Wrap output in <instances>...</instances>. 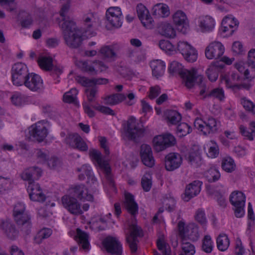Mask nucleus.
Segmentation results:
<instances>
[{"mask_svg":"<svg viewBox=\"0 0 255 255\" xmlns=\"http://www.w3.org/2000/svg\"><path fill=\"white\" fill-rule=\"evenodd\" d=\"M98 22V19L93 13L87 14L84 17V22L87 30H90L95 27Z\"/></svg>","mask_w":255,"mask_h":255,"instance_id":"44","label":"nucleus"},{"mask_svg":"<svg viewBox=\"0 0 255 255\" xmlns=\"http://www.w3.org/2000/svg\"><path fill=\"white\" fill-rule=\"evenodd\" d=\"M30 73L26 65L19 62L14 64L11 69L12 82L17 86L23 85L26 78Z\"/></svg>","mask_w":255,"mask_h":255,"instance_id":"4","label":"nucleus"},{"mask_svg":"<svg viewBox=\"0 0 255 255\" xmlns=\"http://www.w3.org/2000/svg\"><path fill=\"white\" fill-rule=\"evenodd\" d=\"M207 97H211L217 99L222 101L225 98L224 90L221 88H216L211 90L206 95Z\"/></svg>","mask_w":255,"mask_h":255,"instance_id":"46","label":"nucleus"},{"mask_svg":"<svg viewBox=\"0 0 255 255\" xmlns=\"http://www.w3.org/2000/svg\"><path fill=\"white\" fill-rule=\"evenodd\" d=\"M182 163V157L179 153L172 152L168 154L165 157V168L167 171H174L178 168Z\"/></svg>","mask_w":255,"mask_h":255,"instance_id":"15","label":"nucleus"},{"mask_svg":"<svg viewBox=\"0 0 255 255\" xmlns=\"http://www.w3.org/2000/svg\"><path fill=\"white\" fill-rule=\"evenodd\" d=\"M201 182L198 180L194 181L188 184L185 189L183 199L188 201L190 199L198 194L201 190Z\"/></svg>","mask_w":255,"mask_h":255,"instance_id":"25","label":"nucleus"},{"mask_svg":"<svg viewBox=\"0 0 255 255\" xmlns=\"http://www.w3.org/2000/svg\"><path fill=\"white\" fill-rule=\"evenodd\" d=\"M77 66L83 71L95 75L97 74L98 70L95 69L94 61L88 62L86 61H80L77 62Z\"/></svg>","mask_w":255,"mask_h":255,"instance_id":"33","label":"nucleus"},{"mask_svg":"<svg viewBox=\"0 0 255 255\" xmlns=\"http://www.w3.org/2000/svg\"><path fill=\"white\" fill-rule=\"evenodd\" d=\"M205 176L209 182H213L220 178V174L216 169L211 168L206 172Z\"/></svg>","mask_w":255,"mask_h":255,"instance_id":"49","label":"nucleus"},{"mask_svg":"<svg viewBox=\"0 0 255 255\" xmlns=\"http://www.w3.org/2000/svg\"><path fill=\"white\" fill-rule=\"evenodd\" d=\"M76 80L78 83L84 87H95L94 78L89 79L85 77H77Z\"/></svg>","mask_w":255,"mask_h":255,"instance_id":"59","label":"nucleus"},{"mask_svg":"<svg viewBox=\"0 0 255 255\" xmlns=\"http://www.w3.org/2000/svg\"><path fill=\"white\" fill-rule=\"evenodd\" d=\"M64 142L69 147L78 149L82 151H86L88 149L85 141L77 133H68L64 139Z\"/></svg>","mask_w":255,"mask_h":255,"instance_id":"9","label":"nucleus"},{"mask_svg":"<svg viewBox=\"0 0 255 255\" xmlns=\"http://www.w3.org/2000/svg\"><path fill=\"white\" fill-rule=\"evenodd\" d=\"M93 108L105 115L112 116H114L115 115V112L111 108L100 105L98 103H96L94 106H93Z\"/></svg>","mask_w":255,"mask_h":255,"instance_id":"55","label":"nucleus"},{"mask_svg":"<svg viewBox=\"0 0 255 255\" xmlns=\"http://www.w3.org/2000/svg\"><path fill=\"white\" fill-rule=\"evenodd\" d=\"M77 235L79 239V243L82 245L83 249H87L89 246V236L79 229H77Z\"/></svg>","mask_w":255,"mask_h":255,"instance_id":"43","label":"nucleus"},{"mask_svg":"<svg viewBox=\"0 0 255 255\" xmlns=\"http://www.w3.org/2000/svg\"><path fill=\"white\" fill-rule=\"evenodd\" d=\"M222 168L227 172H232L235 169L234 161L230 157L224 158L222 162Z\"/></svg>","mask_w":255,"mask_h":255,"instance_id":"48","label":"nucleus"},{"mask_svg":"<svg viewBox=\"0 0 255 255\" xmlns=\"http://www.w3.org/2000/svg\"><path fill=\"white\" fill-rule=\"evenodd\" d=\"M29 133L33 140L40 142L47 136L48 130L42 122H37L32 125L29 129Z\"/></svg>","mask_w":255,"mask_h":255,"instance_id":"11","label":"nucleus"},{"mask_svg":"<svg viewBox=\"0 0 255 255\" xmlns=\"http://www.w3.org/2000/svg\"><path fill=\"white\" fill-rule=\"evenodd\" d=\"M194 125L204 135L213 134L218 130L217 121L213 117H209L204 121L201 119L196 118Z\"/></svg>","mask_w":255,"mask_h":255,"instance_id":"5","label":"nucleus"},{"mask_svg":"<svg viewBox=\"0 0 255 255\" xmlns=\"http://www.w3.org/2000/svg\"><path fill=\"white\" fill-rule=\"evenodd\" d=\"M150 67L152 69V74L156 78H158L164 74L165 64L161 60H155L150 62Z\"/></svg>","mask_w":255,"mask_h":255,"instance_id":"30","label":"nucleus"},{"mask_svg":"<svg viewBox=\"0 0 255 255\" xmlns=\"http://www.w3.org/2000/svg\"><path fill=\"white\" fill-rule=\"evenodd\" d=\"M124 205L128 212L134 216L138 213V205L135 202L134 197L129 193L125 194Z\"/></svg>","mask_w":255,"mask_h":255,"instance_id":"28","label":"nucleus"},{"mask_svg":"<svg viewBox=\"0 0 255 255\" xmlns=\"http://www.w3.org/2000/svg\"><path fill=\"white\" fill-rule=\"evenodd\" d=\"M182 250L184 254L180 255H193L195 252L194 246L186 241H182Z\"/></svg>","mask_w":255,"mask_h":255,"instance_id":"52","label":"nucleus"},{"mask_svg":"<svg viewBox=\"0 0 255 255\" xmlns=\"http://www.w3.org/2000/svg\"><path fill=\"white\" fill-rule=\"evenodd\" d=\"M143 126L133 117H130L127 122L126 135L128 139L135 140L143 135Z\"/></svg>","mask_w":255,"mask_h":255,"instance_id":"6","label":"nucleus"},{"mask_svg":"<svg viewBox=\"0 0 255 255\" xmlns=\"http://www.w3.org/2000/svg\"><path fill=\"white\" fill-rule=\"evenodd\" d=\"M0 227L4 235L8 239L14 240L17 238L19 233L18 231L10 220H6L2 221Z\"/></svg>","mask_w":255,"mask_h":255,"instance_id":"23","label":"nucleus"},{"mask_svg":"<svg viewBox=\"0 0 255 255\" xmlns=\"http://www.w3.org/2000/svg\"><path fill=\"white\" fill-rule=\"evenodd\" d=\"M192 131L191 127L186 123H182L177 127V132L179 136H183L190 133Z\"/></svg>","mask_w":255,"mask_h":255,"instance_id":"51","label":"nucleus"},{"mask_svg":"<svg viewBox=\"0 0 255 255\" xmlns=\"http://www.w3.org/2000/svg\"><path fill=\"white\" fill-rule=\"evenodd\" d=\"M152 142L154 150L158 152L174 145L176 143V139L172 134L167 133L155 136Z\"/></svg>","mask_w":255,"mask_h":255,"instance_id":"7","label":"nucleus"},{"mask_svg":"<svg viewBox=\"0 0 255 255\" xmlns=\"http://www.w3.org/2000/svg\"><path fill=\"white\" fill-rule=\"evenodd\" d=\"M239 22L232 17L228 16L225 17L222 21V30L223 32L229 31V34L232 35L237 29Z\"/></svg>","mask_w":255,"mask_h":255,"instance_id":"27","label":"nucleus"},{"mask_svg":"<svg viewBox=\"0 0 255 255\" xmlns=\"http://www.w3.org/2000/svg\"><path fill=\"white\" fill-rule=\"evenodd\" d=\"M202 249L207 253H210L213 250V242L209 236H205L202 245Z\"/></svg>","mask_w":255,"mask_h":255,"instance_id":"56","label":"nucleus"},{"mask_svg":"<svg viewBox=\"0 0 255 255\" xmlns=\"http://www.w3.org/2000/svg\"><path fill=\"white\" fill-rule=\"evenodd\" d=\"M37 61L40 67L46 71H50L52 67V59L50 57H40Z\"/></svg>","mask_w":255,"mask_h":255,"instance_id":"45","label":"nucleus"},{"mask_svg":"<svg viewBox=\"0 0 255 255\" xmlns=\"http://www.w3.org/2000/svg\"><path fill=\"white\" fill-rule=\"evenodd\" d=\"M245 196L244 194L239 191L233 192L230 197V201L233 206L245 205Z\"/></svg>","mask_w":255,"mask_h":255,"instance_id":"37","label":"nucleus"},{"mask_svg":"<svg viewBox=\"0 0 255 255\" xmlns=\"http://www.w3.org/2000/svg\"><path fill=\"white\" fill-rule=\"evenodd\" d=\"M61 201L64 207L71 214L78 216L83 213L80 204L77 199L71 195H64L62 197Z\"/></svg>","mask_w":255,"mask_h":255,"instance_id":"10","label":"nucleus"},{"mask_svg":"<svg viewBox=\"0 0 255 255\" xmlns=\"http://www.w3.org/2000/svg\"><path fill=\"white\" fill-rule=\"evenodd\" d=\"M187 231H188L187 239L193 241L198 240L199 238V234L198 229L197 226L194 225H189L187 226Z\"/></svg>","mask_w":255,"mask_h":255,"instance_id":"47","label":"nucleus"},{"mask_svg":"<svg viewBox=\"0 0 255 255\" xmlns=\"http://www.w3.org/2000/svg\"><path fill=\"white\" fill-rule=\"evenodd\" d=\"M219 68L215 63L211 64L206 71V74L208 79L211 82L216 81L218 77Z\"/></svg>","mask_w":255,"mask_h":255,"instance_id":"41","label":"nucleus"},{"mask_svg":"<svg viewBox=\"0 0 255 255\" xmlns=\"http://www.w3.org/2000/svg\"><path fill=\"white\" fill-rule=\"evenodd\" d=\"M82 105L85 113L86 114L89 118H93L95 117L96 113L92 109L94 105H92L91 103L87 102H84Z\"/></svg>","mask_w":255,"mask_h":255,"instance_id":"62","label":"nucleus"},{"mask_svg":"<svg viewBox=\"0 0 255 255\" xmlns=\"http://www.w3.org/2000/svg\"><path fill=\"white\" fill-rule=\"evenodd\" d=\"M177 50L189 62H194L197 59V52L195 49L187 42L180 41L178 42Z\"/></svg>","mask_w":255,"mask_h":255,"instance_id":"8","label":"nucleus"},{"mask_svg":"<svg viewBox=\"0 0 255 255\" xmlns=\"http://www.w3.org/2000/svg\"><path fill=\"white\" fill-rule=\"evenodd\" d=\"M103 246L106 251L114 255H121L122 246L120 242L116 238L108 237L103 241Z\"/></svg>","mask_w":255,"mask_h":255,"instance_id":"14","label":"nucleus"},{"mask_svg":"<svg viewBox=\"0 0 255 255\" xmlns=\"http://www.w3.org/2000/svg\"><path fill=\"white\" fill-rule=\"evenodd\" d=\"M23 85L32 92H40L43 89V80L41 77L33 73L29 74Z\"/></svg>","mask_w":255,"mask_h":255,"instance_id":"12","label":"nucleus"},{"mask_svg":"<svg viewBox=\"0 0 255 255\" xmlns=\"http://www.w3.org/2000/svg\"><path fill=\"white\" fill-rule=\"evenodd\" d=\"M130 233L128 237H130L132 238H137V237L142 236V232L141 228L137 226L132 224L130 226Z\"/></svg>","mask_w":255,"mask_h":255,"instance_id":"60","label":"nucleus"},{"mask_svg":"<svg viewBox=\"0 0 255 255\" xmlns=\"http://www.w3.org/2000/svg\"><path fill=\"white\" fill-rule=\"evenodd\" d=\"M185 158L191 165L198 166L201 161L200 150L197 149H191L185 156Z\"/></svg>","mask_w":255,"mask_h":255,"instance_id":"32","label":"nucleus"},{"mask_svg":"<svg viewBox=\"0 0 255 255\" xmlns=\"http://www.w3.org/2000/svg\"><path fill=\"white\" fill-rule=\"evenodd\" d=\"M204 148L206 150L207 155L209 157L216 158L219 154V146L213 140L209 141Z\"/></svg>","mask_w":255,"mask_h":255,"instance_id":"34","label":"nucleus"},{"mask_svg":"<svg viewBox=\"0 0 255 255\" xmlns=\"http://www.w3.org/2000/svg\"><path fill=\"white\" fill-rule=\"evenodd\" d=\"M158 32L165 37L173 38L176 35V31L172 25L168 22L160 23L158 27Z\"/></svg>","mask_w":255,"mask_h":255,"instance_id":"29","label":"nucleus"},{"mask_svg":"<svg viewBox=\"0 0 255 255\" xmlns=\"http://www.w3.org/2000/svg\"><path fill=\"white\" fill-rule=\"evenodd\" d=\"M140 156L141 161L145 166L152 167L155 164L151 146L147 144H142L140 146Z\"/></svg>","mask_w":255,"mask_h":255,"instance_id":"17","label":"nucleus"},{"mask_svg":"<svg viewBox=\"0 0 255 255\" xmlns=\"http://www.w3.org/2000/svg\"><path fill=\"white\" fill-rule=\"evenodd\" d=\"M241 104L246 111L255 114V104L253 102L243 98L241 99Z\"/></svg>","mask_w":255,"mask_h":255,"instance_id":"54","label":"nucleus"},{"mask_svg":"<svg viewBox=\"0 0 255 255\" xmlns=\"http://www.w3.org/2000/svg\"><path fill=\"white\" fill-rule=\"evenodd\" d=\"M52 233V231L49 228H43L39 231L34 237L35 242L37 244H40L42 241L48 238Z\"/></svg>","mask_w":255,"mask_h":255,"instance_id":"39","label":"nucleus"},{"mask_svg":"<svg viewBox=\"0 0 255 255\" xmlns=\"http://www.w3.org/2000/svg\"><path fill=\"white\" fill-rule=\"evenodd\" d=\"M241 80V77L239 74L235 72H232L229 78L226 80L229 86L235 88L237 85V82Z\"/></svg>","mask_w":255,"mask_h":255,"instance_id":"50","label":"nucleus"},{"mask_svg":"<svg viewBox=\"0 0 255 255\" xmlns=\"http://www.w3.org/2000/svg\"><path fill=\"white\" fill-rule=\"evenodd\" d=\"M182 65L177 61H173L171 63L169 67L170 73H179L181 77L185 83V85L188 88H192L195 84L204 86L202 84L203 77L199 74L197 70L192 69L191 70H185L180 72L182 70Z\"/></svg>","mask_w":255,"mask_h":255,"instance_id":"2","label":"nucleus"},{"mask_svg":"<svg viewBox=\"0 0 255 255\" xmlns=\"http://www.w3.org/2000/svg\"><path fill=\"white\" fill-rule=\"evenodd\" d=\"M173 19L178 30L185 33L189 28V21L185 13L181 10H178L173 14Z\"/></svg>","mask_w":255,"mask_h":255,"instance_id":"21","label":"nucleus"},{"mask_svg":"<svg viewBox=\"0 0 255 255\" xmlns=\"http://www.w3.org/2000/svg\"><path fill=\"white\" fill-rule=\"evenodd\" d=\"M136 11L138 17L144 26L147 28H152L153 26V20L146 7L141 3L138 4Z\"/></svg>","mask_w":255,"mask_h":255,"instance_id":"18","label":"nucleus"},{"mask_svg":"<svg viewBox=\"0 0 255 255\" xmlns=\"http://www.w3.org/2000/svg\"><path fill=\"white\" fill-rule=\"evenodd\" d=\"M71 196L72 195L81 200H93L92 195L88 193V190L84 185H78L71 187L69 190Z\"/></svg>","mask_w":255,"mask_h":255,"instance_id":"20","label":"nucleus"},{"mask_svg":"<svg viewBox=\"0 0 255 255\" xmlns=\"http://www.w3.org/2000/svg\"><path fill=\"white\" fill-rule=\"evenodd\" d=\"M152 12L153 15L164 17L169 15V10L167 5L163 3H157L153 6Z\"/></svg>","mask_w":255,"mask_h":255,"instance_id":"35","label":"nucleus"},{"mask_svg":"<svg viewBox=\"0 0 255 255\" xmlns=\"http://www.w3.org/2000/svg\"><path fill=\"white\" fill-rule=\"evenodd\" d=\"M98 92V90L96 87H92L90 88H87L85 90V93L88 103H91L95 101Z\"/></svg>","mask_w":255,"mask_h":255,"instance_id":"53","label":"nucleus"},{"mask_svg":"<svg viewBox=\"0 0 255 255\" xmlns=\"http://www.w3.org/2000/svg\"><path fill=\"white\" fill-rule=\"evenodd\" d=\"M90 155L97 162L101 170L103 171L109 185L114 188L115 183L111 174V168L108 162L103 159L101 153L97 150L91 149L90 150Z\"/></svg>","mask_w":255,"mask_h":255,"instance_id":"3","label":"nucleus"},{"mask_svg":"<svg viewBox=\"0 0 255 255\" xmlns=\"http://www.w3.org/2000/svg\"><path fill=\"white\" fill-rule=\"evenodd\" d=\"M99 222H101L103 224H106L107 221L104 217L102 216H99L98 218L94 217L93 219L91 227L93 229L98 230V231L103 230V228H101L100 226H98Z\"/></svg>","mask_w":255,"mask_h":255,"instance_id":"63","label":"nucleus"},{"mask_svg":"<svg viewBox=\"0 0 255 255\" xmlns=\"http://www.w3.org/2000/svg\"><path fill=\"white\" fill-rule=\"evenodd\" d=\"M120 50V46L117 44L102 47L100 53L105 58L115 60L117 58V53Z\"/></svg>","mask_w":255,"mask_h":255,"instance_id":"26","label":"nucleus"},{"mask_svg":"<svg viewBox=\"0 0 255 255\" xmlns=\"http://www.w3.org/2000/svg\"><path fill=\"white\" fill-rule=\"evenodd\" d=\"M64 40L68 46L71 48H78L82 43L81 31L72 20H66L61 24Z\"/></svg>","mask_w":255,"mask_h":255,"instance_id":"1","label":"nucleus"},{"mask_svg":"<svg viewBox=\"0 0 255 255\" xmlns=\"http://www.w3.org/2000/svg\"><path fill=\"white\" fill-rule=\"evenodd\" d=\"M14 217V221L17 226L20 228L21 231L28 235L30 232L31 228V217L26 213Z\"/></svg>","mask_w":255,"mask_h":255,"instance_id":"22","label":"nucleus"},{"mask_svg":"<svg viewBox=\"0 0 255 255\" xmlns=\"http://www.w3.org/2000/svg\"><path fill=\"white\" fill-rule=\"evenodd\" d=\"M126 97L124 94H112L104 98V104L110 106L116 105L125 101Z\"/></svg>","mask_w":255,"mask_h":255,"instance_id":"31","label":"nucleus"},{"mask_svg":"<svg viewBox=\"0 0 255 255\" xmlns=\"http://www.w3.org/2000/svg\"><path fill=\"white\" fill-rule=\"evenodd\" d=\"M27 190L31 200L37 202H44L45 200V195L42 193L38 184H30L27 187Z\"/></svg>","mask_w":255,"mask_h":255,"instance_id":"24","label":"nucleus"},{"mask_svg":"<svg viewBox=\"0 0 255 255\" xmlns=\"http://www.w3.org/2000/svg\"><path fill=\"white\" fill-rule=\"evenodd\" d=\"M217 245L218 249L222 251H226L230 245V241L226 234H221L217 238Z\"/></svg>","mask_w":255,"mask_h":255,"instance_id":"38","label":"nucleus"},{"mask_svg":"<svg viewBox=\"0 0 255 255\" xmlns=\"http://www.w3.org/2000/svg\"><path fill=\"white\" fill-rule=\"evenodd\" d=\"M224 50V47L221 42L214 41L210 43L206 48L205 56L208 59H217L223 55Z\"/></svg>","mask_w":255,"mask_h":255,"instance_id":"13","label":"nucleus"},{"mask_svg":"<svg viewBox=\"0 0 255 255\" xmlns=\"http://www.w3.org/2000/svg\"><path fill=\"white\" fill-rule=\"evenodd\" d=\"M248 68L246 69L245 76L247 79L255 78V64L248 63Z\"/></svg>","mask_w":255,"mask_h":255,"instance_id":"64","label":"nucleus"},{"mask_svg":"<svg viewBox=\"0 0 255 255\" xmlns=\"http://www.w3.org/2000/svg\"><path fill=\"white\" fill-rule=\"evenodd\" d=\"M159 47L165 52H172L175 50L174 46L168 40H161L159 42Z\"/></svg>","mask_w":255,"mask_h":255,"instance_id":"58","label":"nucleus"},{"mask_svg":"<svg viewBox=\"0 0 255 255\" xmlns=\"http://www.w3.org/2000/svg\"><path fill=\"white\" fill-rule=\"evenodd\" d=\"M78 93V90L76 89L72 88L69 92L64 94L63 95V101L65 103L77 105L78 104L77 100Z\"/></svg>","mask_w":255,"mask_h":255,"instance_id":"40","label":"nucleus"},{"mask_svg":"<svg viewBox=\"0 0 255 255\" xmlns=\"http://www.w3.org/2000/svg\"><path fill=\"white\" fill-rule=\"evenodd\" d=\"M166 117L168 122L172 125L177 124L181 120V115L174 110L166 111Z\"/></svg>","mask_w":255,"mask_h":255,"instance_id":"42","label":"nucleus"},{"mask_svg":"<svg viewBox=\"0 0 255 255\" xmlns=\"http://www.w3.org/2000/svg\"><path fill=\"white\" fill-rule=\"evenodd\" d=\"M26 213L25 207L23 204L21 203H17L14 206L13 210V217L20 215L22 214H25Z\"/></svg>","mask_w":255,"mask_h":255,"instance_id":"61","label":"nucleus"},{"mask_svg":"<svg viewBox=\"0 0 255 255\" xmlns=\"http://www.w3.org/2000/svg\"><path fill=\"white\" fill-rule=\"evenodd\" d=\"M199 25L204 31H211L214 27L215 21L211 17L205 16L201 19Z\"/></svg>","mask_w":255,"mask_h":255,"instance_id":"36","label":"nucleus"},{"mask_svg":"<svg viewBox=\"0 0 255 255\" xmlns=\"http://www.w3.org/2000/svg\"><path fill=\"white\" fill-rule=\"evenodd\" d=\"M122 11L119 7H111L106 12V18L109 23L114 27L118 28L121 26Z\"/></svg>","mask_w":255,"mask_h":255,"instance_id":"16","label":"nucleus"},{"mask_svg":"<svg viewBox=\"0 0 255 255\" xmlns=\"http://www.w3.org/2000/svg\"><path fill=\"white\" fill-rule=\"evenodd\" d=\"M42 175V170L41 168L37 166H32L24 169L21 173V178L25 181H27L30 184H34V181L37 180Z\"/></svg>","mask_w":255,"mask_h":255,"instance_id":"19","label":"nucleus"},{"mask_svg":"<svg viewBox=\"0 0 255 255\" xmlns=\"http://www.w3.org/2000/svg\"><path fill=\"white\" fill-rule=\"evenodd\" d=\"M178 228L179 236L181 238L182 241H186L188 231H187V226H185V224L182 221H180L178 224Z\"/></svg>","mask_w":255,"mask_h":255,"instance_id":"57","label":"nucleus"}]
</instances>
